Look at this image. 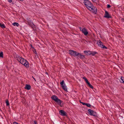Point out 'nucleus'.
<instances>
[{
  "mask_svg": "<svg viewBox=\"0 0 124 124\" xmlns=\"http://www.w3.org/2000/svg\"><path fill=\"white\" fill-rule=\"evenodd\" d=\"M111 7V6L109 4H108L107 5V8H109Z\"/></svg>",
  "mask_w": 124,
  "mask_h": 124,
  "instance_id": "obj_24",
  "label": "nucleus"
},
{
  "mask_svg": "<svg viewBox=\"0 0 124 124\" xmlns=\"http://www.w3.org/2000/svg\"><path fill=\"white\" fill-rule=\"evenodd\" d=\"M8 1L10 3H11L12 2V0H8Z\"/></svg>",
  "mask_w": 124,
  "mask_h": 124,
  "instance_id": "obj_26",
  "label": "nucleus"
},
{
  "mask_svg": "<svg viewBox=\"0 0 124 124\" xmlns=\"http://www.w3.org/2000/svg\"><path fill=\"white\" fill-rule=\"evenodd\" d=\"M16 58L18 62L24 65L26 67L28 68L29 67V63L26 60L18 55H16Z\"/></svg>",
  "mask_w": 124,
  "mask_h": 124,
  "instance_id": "obj_1",
  "label": "nucleus"
},
{
  "mask_svg": "<svg viewBox=\"0 0 124 124\" xmlns=\"http://www.w3.org/2000/svg\"><path fill=\"white\" fill-rule=\"evenodd\" d=\"M97 54V52L95 51H91V55L92 54V55L94 56L95 54Z\"/></svg>",
  "mask_w": 124,
  "mask_h": 124,
  "instance_id": "obj_17",
  "label": "nucleus"
},
{
  "mask_svg": "<svg viewBox=\"0 0 124 124\" xmlns=\"http://www.w3.org/2000/svg\"><path fill=\"white\" fill-rule=\"evenodd\" d=\"M104 17L108 19L111 18V15H109L108 13L106 11H105Z\"/></svg>",
  "mask_w": 124,
  "mask_h": 124,
  "instance_id": "obj_8",
  "label": "nucleus"
},
{
  "mask_svg": "<svg viewBox=\"0 0 124 124\" xmlns=\"http://www.w3.org/2000/svg\"><path fill=\"white\" fill-rule=\"evenodd\" d=\"M92 1L93 2H96L97 1V0H92Z\"/></svg>",
  "mask_w": 124,
  "mask_h": 124,
  "instance_id": "obj_25",
  "label": "nucleus"
},
{
  "mask_svg": "<svg viewBox=\"0 0 124 124\" xmlns=\"http://www.w3.org/2000/svg\"><path fill=\"white\" fill-rule=\"evenodd\" d=\"M12 24L14 26H16L17 27H18L19 25V24L17 23L14 22Z\"/></svg>",
  "mask_w": 124,
  "mask_h": 124,
  "instance_id": "obj_16",
  "label": "nucleus"
},
{
  "mask_svg": "<svg viewBox=\"0 0 124 124\" xmlns=\"http://www.w3.org/2000/svg\"><path fill=\"white\" fill-rule=\"evenodd\" d=\"M3 53L2 52H1L0 53V57H1L2 58L3 57Z\"/></svg>",
  "mask_w": 124,
  "mask_h": 124,
  "instance_id": "obj_21",
  "label": "nucleus"
},
{
  "mask_svg": "<svg viewBox=\"0 0 124 124\" xmlns=\"http://www.w3.org/2000/svg\"><path fill=\"white\" fill-rule=\"evenodd\" d=\"M46 73L47 75H48V74L47 73V72H46Z\"/></svg>",
  "mask_w": 124,
  "mask_h": 124,
  "instance_id": "obj_33",
  "label": "nucleus"
},
{
  "mask_svg": "<svg viewBox=\"0 0 124 124\" xmlns=\"http://www.w3.org/2000/svg\"><path fill=\"white\" fill-rule=\"evenodd\" d=\"M35 56L37 58V57L38 58V56L37 54V52L35 50Z\"/></svg>",
  "mask_w": 124,
  "mask_h": 124,
  "instance_id": "obj_23",
  "label": "nucleus"
},
{
  "mask_svg": "<svg viewBox=\"0 0 124 124\" xmlns=\"http://www.w3.org/2000/svg\"><path fill=\"white\" fill-rule=\"evenodd\" d=\"M14 124H19L18 123L16 122H14L13 123Z\"/></svg>",
  "mask_w": 124,
  "mask_h": 124,
  "instance_id": "obj_27",
  "label": "nucleus"
},
{
  "mask_svg": "<svg viewBox=\"0 0 124 124\" xmlns=\"http://www.w3.org/2000/svg\"><path fill=\"white\" fill-rule=\"evenodd\" d=\"M84 3L89 10H91L90 8L91 7L93 4L91 2L88 0H85L84 1Z\"/></svg>",
  "mask_w": 124,
  "mask_h": 124,
  "instance_id": "obj_2",
  "label": "nucleus"
},
{
  "mask_svg": "<svg viewBox=\"0 0 124 124\" xmlns=\"http://www.w3.org/2000/svg\"><path fill=\"white\" fill-rule=\"evenodd\" d=\"M80 103H81L82 104V103H84L85 102H80Z\"/></svg>",
  "mask_w": 124,
  "mask_h": 124,
  "instance_id": "obj_32",
  "label": "nucleus"
},
{
  "mask_svg": "<svg viewBox=\"0 0 124 124\" xmlns=\"http://www.w3.org/2000/svg\"><path fill=\"white\" fill-rule=\"evenodd\" d=\"M83 78L85 80L86 83L89 82L87 79L85 77H83Z\"/></svg>",
  "mask_w": 124,
  "mask_h": 124,
  "instance_id": "obj_19",
  "label": "nucleus"
},
{
  "mask_svg": "<svg viewBox=\"0 0 124 124\" xmlns=\"http://www.w3.org/2000/svg\"><path fill=\"white\" fill-rule=\"evenodd\" d=\"M121 81L120 80V82L123 83V81H124V77H122L121 78Z\"/></svg>",
  "mask_w": 124,
  "mask_h": 124,
  "instance_id": "obj_20",
  "label": "nucleus"
},
{
  "mask_svg": "<svg viewBox=\"0 0 124 124\" xmlns=\"http://www.w3.org/2000/svg\"><path fill=\"white\" fill-rule=\"evenodd\" d=\"M84 53L87 55H91V51H85Z\"/></svg>",
  "mask_w": 124,
  "mask_h": 124,
  "instance_id": "obj_12",
  "label": "nucleus"
},
{
  "mask_svg": "<svg viewBox=\"0 0 124 124\" xmlns=\"http://www.w3.org/2000/svg\"><path fill=\"white\" fill-rule=\"evenodd\" d=\"M90 9L91 10L90 11L92 10V11L95 14H96L97 12V9L95 7H93L92 5L91 7H90Z\"/></svg>",
  "mask_w": 124,
  "mask_h": 124,
  "instance_id": "obj_10",
  "label": "nucleus"
},
{
  "mask_svg": "<svg viewBox=\"0 0 124 124\" xmlns=\"http://www.w3.org/2000/svg\"><path fill=\"white\" fill-rule=\"evenodd\" d=\"M6 104L7 106H8L9 105V101L8 100H7L6 101Z\"/></svg>",
  "mask_w": 124,
  "mask_h": 124,
  "instance_id": "obj_22",
  "label": "nucleus"
},
{
  "mask_svg": "<svg viewBox=\"0 0 124 124\" xmlns=\"http://www.w3.org/2000/svg\"><path fill=\"white\" fill-rule=\"evenodd\" d=\"M69 54L75 57L78 56L79 53L73 50H70L69 51Z\"/></svg>",
  "mask_w": 124,
  "mask_h": 124,
  "instance_id": "obj_4",
  "label": "nucleus"
},
{
  "mask_svg": "<svg viewBox=\"0 0 124 124\" xmlns=\"http://www.w3.org/2000/svg\"><path fill=\"white\" fill-rule=\"evenodd\" d=\"M32 77L33 78V79H34V80H35V81H36L35 79V78L33 77L32 76Z\"/></svg>",
  "mask_w": 124,
  "mask_h": 124,
  "instance_id": "obj_31",
  "label": "nucleus"
},
{
  "mask_svg": "<svg viewBox=\"0 0 124 124\" xmlns=\"http://www.w3.org/2000/svg\"><path fill=\"white\" fill-rule=\"evenodd\" d=\"M88 113L90 115L93 116L97 117V114L96 113L94 112L93 111L90 109L88 110Z\"/></svg>",
  "mask_w": 124,
  "mask_h": 124,
  "instance_id": "obj_5",
  "label": "nucleus"
},
{
  "mask_svg": "<svg viewBox=\"0 0 124 124\" xmlns=\"http://www.w3.org/2000/svg\"><path fill=\"white\" fill-rule=\"evenodd\" d=\"M80 29L81 31H82V32L84 33L85 35L86 36L88 34V32L87 30L85 28H83L82 30L81 29Z\"/></svg>",
  "mask_w": 124,
  "mask_h": 124,
  "instance_id": "obj_9",
  "label": "nucleus"
},
{
  "mask_svg": "<svg viewBox=\"0 0 124 124\" xmlns=\"http://www.w3.org/2000/svg\"><path fill=\"white\" fill-rule=\"evenodd\" d=\"M59 114L63 116H67L66 113L63 110H61L59 112Z\"/></svg>",
  "mask_w": 124,
  "mask_h": 124,
  "instance_id": "obj_11",
  "label": "nucleus"
},
{
  "mask_svg": "<svg viewBox=\"0 0 124 124\" xmlns=\"http://www.w3.org/2000/svg\"><path fill=\"white\" fill-rule=\"evenodd\" d=\"M61 86L62 88L65 91H67V87L65 83H64V81L62 80L60 83Z\"/></svg>",
  "mask_w": 124,
  "mask_h": 124,
  "instance_id": "obj_6",
  "label": "nucleus"
},
{
  "mask_svg": "<svg viewBox=\"0 0 124 124\" xmlns=\"http://www.w3.org/2000/svg\"><path fill=\"white\" fill-rule=\"evenodd\" d=\"M34 123L35 124H37V122L36 121H34Z\"/></svg>",
  "mask_w": 124,
  "mask_h": 124,
  "instance_id": "obj_29",
  "label": "nucleus"
},
{
  "mask_svg": "<svg viewBox=\"0 0 124 124\" xmlns=\"http://www.w3.org/2000/svg\"><path fill=\"white\" fill-rule=\"evenodd\" d=\"M31 87L30 85H26V86L24 88L25 89L28 90H29L31 89Z\"/></svg>",
  "mask_w": 124,
  "mask_h": 124,
  "instance_id": "obj_14",
  "label": "nucleus"
},
{
  "mask_svg": "<svg viewBox=\"0 0 124 124\" xmlns=\"http://www.w3.org/2000/svg\"><path fill=\"white\" fill-rule=\"evenodd\" d=\"M30 46H31V47H32V48H33V47H32V45L31 44L30 45Z\"/></svg>",
  "mask_w": 124,
  "mask_h": 124,
  "instance_id": "obj_30",
  "label": "nucleus"
},
{
  "mask_svg": "<svg viewBox=\"0 0 124 124\" xmlns=\"http://www.w3.org/2000/svg\"><path fill=\"white\" fill-rule=\"evenodd\" d=\"M123 83H124V81H123Z\"/></svg>",
  "mask_w": 124,
  "mask_h": 124,
  "instance_id": "obj_34",
  "label": "nucleus"
},
{
  "mask_svg": "<svg viewBox=\"0 0 124 124\" xmlns=\"http://www.w3.org/2000/svg\"><path fill=\"white\" fill-rule=\"evenodd\" d=\"M97 43L100 47L106 49L107 48V47L103 44V43L100 40L98 41Z\"/></svg>",
  "mask_w": 124,
  "mask_h": 124,
  "instance_id": "obj_7",
  "label": "nucleus"
},
{
  "mask_svg": "<svg viewBox=\"0 0 124 124\" xmlns=\"http://www.w3.org/2000/svg\"><path fill=\"white\" fill-rule=\"evenodd\" d=\"M87 85H88L89 86V87L92 89H93V86H92L91 84L89 82H88L87 83Z\"/></svg>",
  "mask_w": 124,
  "mask_h": 124,
  "instance_id": "obj_18",
  "label": "nucleus"
},
{
  "mask_svg": "<svg viewBox=\"0 0 124 124\" xmlns=\"http://www.w3.org/2000/svg\"><path fill=\"white\" fill-rule=\"evenodd\" d=\"M82 104L84 105H86L88 107H90L91 106V105L89 103H82Z\"/></svg>",
  "mask_w": 124,
  "mask_h": 124,
  "instance_id": "obj_15",
  "label": "nucleus"
},
{
  "mask_svg": "<svg viewBox=\"0 0 124 124\" xmlns=\"http://www.w3.org/2000/svg\"><path fill=\"white\" fill-rule=\"evenodd\" d=\"M51 98L52 100L57 103L58 104H61L62 102L61 100L59 99L55 95H53L51 97Z\"/></svg>",
  "mask_w": 124,
  "mask_h": 124,
  "instance_id": "obj_3",
  "label": "nucleus"
},
{
  "mask_svg": "<svg viewBox=\"0 0 124 124\" xmlns=\"http://www.w3.org/2000/svg\"><path fill=\"white\" fill-rule=\"evenodd\" d=\"M121 21L122 22H124V18H122L121 19Z\"/></svg>",
  "mask_w": 124,
  "mask_h": 124,
  "instance_id": "obj_28",
  "label": "nucleus"
},
{
  "mask_svg": "<svg viewBox=\"0 0 124 124\" xmlns=\"http://www.w3.org/2000/svg\"><path fill=\"white\" fill-rule=\"evenodd\" d=\"M78 56L80 57V59H84L85 58V57L84 55L81 54L80 53H79V54H78Z\"/></svg>",
  "mask_w": 124,
  "mask_h": 124,
  "instance_id": "obj_13",
  "label": "nucleus"
}]
</instances>
